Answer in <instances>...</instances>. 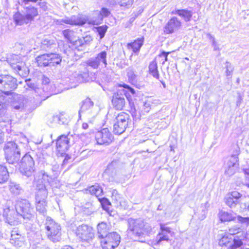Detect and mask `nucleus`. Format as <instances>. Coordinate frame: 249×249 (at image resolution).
<instances>
[{"mask_svg": "<svg viewBox=\"0 0 249 249\" xmlns=\"http://www.w3.org/2000/svg\"><path fill=\"white\" fill-rule=\"evenodd\" d=\"M128 232L141 242H144L146 236H149L152 227L142 218H129L127 220Z\"/></svg>", "mask_w": 249, "mask_h": 249, "instance_id": "nucleus-1", "label": "nucleus"}, {"mask_svg": "<svg viewBox=\"0 0 249 249\" xmlns=\"http://www.w3.org/2000/svg\"><path fill=\"white\" fill-rule=\"evenodd\" d=\"M24 10L23 14L16 12L14 15V20L17 25H22L30 23L38 15L37 8L29 5L22 6Z\"/></svg>", "mask_w": 249, "mask_h": 249, "instance_id": "nucleus-2", "label": "nucleus"}, {"mask_svg": "<svg viewBox=\"0 0 249 249\" xmlns=\"http://www.w3.org/2000/svg\"><path fill=\"white\" fill-rule=\"evenodd\" d=\"M5 158L9 164H18L21 157V150L19 146L15 142H7L3 148Z\"/></svg>", "mask_w": 249, "mask_h": 249, "instance_id": "nucleus-3", "label": "nucleus"}, {"mask_svg": "<svg viewBox=\"0 0 249 249\" xmlns=\"http://www.w3.org/2000/svg\"><path fill=\"white\" fill-rule=\"evenodd\" d=\"M123 87L127 90L123 91L124 94L119 93H114L112 99V103L113 107L116 109L120 110L123 109L125 105L126 102L124 96L126 97L129 104H131L132 99L130 95H129V93L133 95L135 94V90L129 86L124 84Z\"/></svg>", "mask_w": 249, "mask_h": 249, "instance_id": "nucleus-4", "label": "nucleus"}, {"mask_svg": "<svg viewBox=\"0 0 249 249\" xmlns=\"http://www.w3.org/2000/svg\"><path fill=\"white\" fill-rule=\"evenodd\" d=\"M45 225L49 239L53 242L60 241L61 235L60 226L49 216L46 217Z\"/></svg>", "mask_w": 249, "mask_h": 249, "instance_id": "nucleus-5", "label": "nucleus"}, {"mask_svg": "<svg viewBox=\"0 0 249 249\" xmlns=\"http://www.w3.org/2000/svg\"><path fill=\"white\" fill-rule=\"evenodd\" d=\"M16 210L18 213L20 214L24 219L30 220L35 216L34 208L31 203L26 199H21L17 201Z\"/></svg>", "mask_w": 249, "mask_h": 249, "instance_id": "nucleus-6", "label": "nucleus"}, {"mask_svg": "<svg viewBox=\"0 0 249 249\" xmlns=\"http://www.w3.org/2000/svg\"><path fill=\"white\" fill-rule=\"evenodd\" d=\"M18 86L17 80L9 75H0V91L9 95Z\"/></svg>", "mask_w": 249, "mask_h": 249, "instance_id": "nucleus-7", "label": "nucleus"}, {"mask_svg": "<svg viewBox=\"0 0 249 249\" xmlns=\"http://www.w3.org/2000/svg\"><path fill=\"white\" fill-rule=\"evenodd\" d=\"M19 166L21 173L27 177H31L35 171V161L28 154H26L22 158Z\"/></svg>", "mask_w": 249, "mask_h": 249, "instance_id": "nucleus-8", "label": "nucleus"}, {"mask_svg": "<svg viewBox=\"0 0 249 249\" xmlns=\"http://www.w3.org/2000/svg\"><path fill=\"white\" fill-rule=\"evenodd\" d=\"M121 241V236L117 232L108 233L102 238L101 244L103 249H115L117 248Z\"/></svg>", "mask_w": 249, "mask_h": 249, "instance_id": "nucleus-9", "label": "nucleus"}, {"mask_svg": "<svg viewBox=\"0 0 249 249\" xmlns=\"http://www.w3.org/2000/svg\"><path fill=\"white\" fill-rule=\"evenodd\" d=\"M129 116L124 112H121L116 117L113 125V132L120 135L124 133L128 125Z\"/></svg>", "mask_w": 249, "mask_h": 249, "instance_id": "nucleus-10", "label": "nucleus"}, {"mask_svg": "<svg viewBox=\"0 0 249 249\" xmlns=\"http://www.w3.org/2000/svg\"><path fill=\"white\" fill-rule=\"evenodd\" d=\"M73 143V138L72 135H62L58 137L56 140L57 151L60 156H63Z\"/></svg>", "mask_w": 249, "mask_h": 249, "instance_id": "nucleus-11", "label": "nucleus"}, {"mask_svg": "<svg viewBox=\"0 0 249 249\" xmlns=\"http://www.w3.org/2000/svg\"><path fill=\"white\" fill-rule=\"evenodd\" d=\"M75 234L82 241L89 242L94 237L92 228L85 224L79 226L76 229Z\"/></svg>", "mask_w": 249, "mask_h": 249, "instance_id": "nucleus-12", "label": "nucleus"}, {"mask_svg": "<svg viewBox=\"0 0 249 249\" xmlns=\"http://www.w3.org/2000/svg\"><path fill=\"white\" fill-rule=\"evenodd\" d=\"M181 20L176 17H172L163 28L165 34H172L177 32L181 27Z\"/></svg>", "mask_w": 249, "mask_h": 249, "instance_id": "nucleus-13", "label": "nucleus"}, {"mask_svg": "<svg viewBox=\"0 0 249 249\" xmlns=\"http://www.w3.org/2000/svg\"><path fill=\"white\" fill-rule=\"evenodd\" d=\"M93 105V102L89 98H87L82 101L80 104V108L78 112L79 118L81 119L82 114L87 118H89L90 117H94V113H93L92 111Z\"/></svg>", "mask_w": 249, "mask_h": 249, "instance_id": "nucleus-14", "label": "nucleus"}, {"mask_svg": "<svg viewBox=\"0 0 249 249\" xmlns=\"http://www.w3.org/2000/svg\"><path fill=\"white\" fill-rule=\"evenodd\" d=\"M119 165V161L118 160H114L108 165L106 169L105 172L111 178V181L117 182L120 181L121 175L118 170Z\"/></svg>", "mask_w": 249, "mask_h": 249, "instance_id": "nucleus-15", "label": "nucleus"}, {"mask_svg": "<svg viewBox=\"0 0 249 249\" xmlns=\"http://www.w3.org/2000/svg\"><path fill=\"white\" fill-rule=\"evenodd\" d=\"M95 139L98 144L108 145L113 140V136L108 128H105L96 133Z\"/></svg>", "mask_w": 249, "mask_h": 249, "instance_id": "nucleus-16", "label": "nucleus"}, {"mask_svg": "<svg viewBox=\"0 0 249 249\" xmlns=\"http://www.w3.org/2000/svg\"><path fill=\"white\" fill-rule=\"evenodd\" d=\"M87 22V19L82 16H73L71 18L62 19L59 21L60 24L63 23L74 25H83Z\"/></svg>", "mask_w": 249, "mask_h": 249, "instance_id": "nucleus-17", "label": "nucleus"}, {"mask_svg": "<svg viewBox=\"0 0 249 249\" xmlns=\"http://www.w3.org/2000/svg\"><path fill=\"white\" fill-rule=\"evenodd\" d=\"M247 233L244 231H241L236 233L235 235H232L231 245L239 249L243 245V242L246 240Z\"/></svg>", "mask_w": 249, "mask_h": 249, "instance_id": "nucleus-18", "label": "nucleus"}, {"mask_svg": "<svg viewBox=\"0 0 249 249\" xmlns=\"http://www.w3.org/2000/svg\"><path fill=\"white\" fill-rule=\"evenodd\" d=\"M46 198H42V197H39L38 196H36V211L43 216H45L47 213Z\"/></svg>", "mask_w": 249, "mask_h": 249, "instance_id": "nucleus-19", "label": "nucleus"}, {"mask_svg": "<svg viewBox=\"0 0 249 249\" xmlns=\"http://www.w3.org/2000/svg\"><path fill=\"white\" fill-rule=\"evenodd\" d=\"M240 150L239 147L237 146L235 148L233 153L229 158L226 164V167H238V156L240 154Z\"/></svg>", "mask_w": 249, "mask_h": 249, "instance_id": "nucleus-20", "label": "nucleus"}, {"mask_svg": "<svg viewBox=\"0 0 249 249\" xmlns=\"http://www.w3.org/2000/svg\"><path fill=\"white\" fill-rule=\"evenodd\" d=\"M41 47L46 51L53 50L56 47V40L51 37H46L42 40Z\"/></svg>", "mask_w": 249, "mask_h": 249, "instance_id": "nucleus-21", "label": "nucleus"}, {"mask_svg": "<svg viewBox=\"0 0 249 249\" xmlns=\"http://www.w3.org/2000/svg\"><path fill=\"white\" fill-rule=\"evenodd\" d=\"M45 183L42 180H38L36 184V196L42 197V198H47L48 196V192L46 188Z\"/></svg>", "mask_w": 249, "mask_h": 249, "instance_id": "nucleus-22", "label": "nucleus"}, {"mask_svg": "<svg viewBox=\"0 0 249 249\" xmlns=\"http://www.w3.org/2000/svg\"><path fill=\"white\" fill-rule=\"evenodd\" d=\"M172 15H178L181 17L185 22H189L193 16V12L187 9H178L171 12Z\"/></svg>", "mask_w": 249, "mask_h": 249, "instance_id": "nucleus-23", "label": "nucleus"}, {"mask_svg": "<svg viewBox=\"0 0 249 249\" xmlns=\"http://www.w3.org/2000/svg\"><path fill=\"white\" fill-rule=\"evenodd\" d=\"M36 61L39 67H45L47 66H50L49 53H44L38 55L36 58Z\"/></svg>", "mask_w": 249, "mask_h": 249, "instance_id": "nucleus-24", "label": "nucleus"}, {"mask_svg": "<svg viewBox=\"0 0 249 249\" xmlns=\"http://www.w3.org/2000/svg\"><path fill=\"white\" fill-rule=\"evenodd\" d=\"M24 97L22 95H17L14 97L13 107L16 110L21 111L24 109Z\"/></svg>", "mask_w": 249, "mask_h": 249, "instance_id": "nucleus-25", "label": "nucleus"}, {"mask_svg": "<svg viewBox=\"0 0 249 249\" xmlns=\"http://www.w3.org/2000/svg\"><path fill=\"white\" fill-rule=\"evenodd\" d=\"M219 217L222 222H229L235 219L236 214L233 213H230L225 211L219 212Z\"/></svg>", "mask_w": 249, "mask_h": 249, "instance_id": "nucleus-26", "label": "nucleus"}, {"mask_svg": "<svg viewBox=\"0 0 249 249\" xmlns=\"http://www.w3.org/2000/svg\"><path fill=\"white\" fill-rule=\"evenodd\" d=\"M143 38H138L133 42L128 43L127 47L129 49H132L134 53H137L139 51L143 45Z\"/></svg>", "mask_w": 249, "mask_h": 249, "instance_id": "nucleus-27", "label": "nucleus"}, {"mask_svg": "<svg viewBox=\"0 0 249 249\" xmlns=\"http://www.w3.org/2000/svg\"><path fill=\"white\" fill-rule=\"evenodd\" d=\"M87 193H89L92 195L98 196L102 195L103 190L102 187L98 184L89 187L86 189Z\"/></svg>", "mask_w": 249, "mask_h": 249, "instance_id": "nucleus-28", "label": "nucleus"}, {"mask_svg": "<svg viewBox=\"0 0 249 249\" xmlns=\"http://www.w3.org/2000/svg\"><path fill=\"white\" fill-rule=\"evenodd\" d=\"M10 192L15 196L20 194L22 189L19 184L15 182L10 181L8 185Z\"/></svg>", "mask_w": 249, "mask_h": 249, "instance_id": "nucleus-29", "label": "nucleus"}, {"mask_svg": "<svg viewBox=\"0 0 249 249\" xmlns=\"http://www.w3.org/2000/svg\"><path fill=\"white\" fill-rule=\"evenodd\" d=\"M148 68L149 73L154 78L159 80L160 75L156 61L154 60L151 61L149 64Z\"/></svg>", "mask_w": 249, "mask_h": 249, "instance_id": "nucleus-30", "label": "nucleus"}, {"mask_svg": "<svg viewBox=\"0 0 249 249\" xmlns=\"http://www.w3.org/2000/svg\"><path fill=\"white\" fill-rule=\"evenodd\" d=\"M34 90L37 95L40 96L43 100H45L49 97V95H51L48 88H45V87L39 88L36 86Z\"/></svg>", "mask_w": 249, "mask_h": 249, "instance_id": "nucleus-31", "label": "nucleus"}, {"mask_svg": "<svg viewBox=\"0 0 249 249\" xmlns=\"http://www.w3.org/2000/svg\"><path fill=\"white\" fill-rule=\"evenodd\" d=\"M21 235L16 231H12L11 234L10 243L15 246H20L21 243Z\"/></svg>", "mask_w": 249, "mask_h": 249, "instance_id": "nucleus-32", "label": "nucleus"}, {"mask_svg": "<svg viewBox=\"0 0 249 249\" xmlns=\"http://www.w3.org/2000/svg\"><path fill=\"white\" fill-rule=\"evenodd\" d=\"M97 231L99 238H102L107 235L108 228L107 224L105 222H101L97 226Z\"/></svg>", "mask_w": 249, "mask_h": 249, "instance_id": "nucleus-33", "label": "nucleus"}, {"mask_svg": "<svg viewBox=\"0 0 249 249\" xmlns=\"http://www.w3.org/2000/svg\"><path fill=\"white\" fill-rule=\"evenodd\" d=\"M107 52L104 51L98 53L97 55L94 57L95 58L99 65L102 64L104 65V67L106 68L107 64Z\"/></svg>", "mask_w": 249, "mask_h": 249, "instance_id": "nucleus-34", "label": "nucleus"}, {"mask_svg": "<svg viewBox=\"0 0 249 249\" xmlns=\"http://www.w3.org/2000/svg\"><path fill=\"white\" fill-rule=\"evenodd\" d=\"M9 177V172L7 167L0 164V184L6 182Z\"/></svg>", "mask_w": 249, "mask_h": 249, "instance_id": "nucleus-35", "label": "nucleus"}, {"mask_svg": "<svg viewBox=\"0 0 249 249\" xmlns=\"http://www.w3.org/2000/svg\"><path fill=\"white\" fill-rule=\"evenodd\" d=\"M218 244L220 246H229L230 247L231 244H232V235L225 233L219 239Z\"/></svg>", "mask_w": 249, "mask_h": 249, "instance_id": "nucleus-36", "label": "nucleus"}, {"mask_svg": "<svg viewBox=\"0 0 249 249\" xmlns=\"http://www.w3.org/2000/svg\"><path fill=\"white\" fill-rule=\"evenodd\" d=\"M50 55V66H54L55 64H59L61 61V56L57 53H51Z\"/></svg>", "mask_w": 249, "mask_h": 249, "instance_id": "nucleus-37", "label": "nucleus"}, {"mask_svg": "<svg viewBox=\"0 0 249 249\" xmlns=\"http://www.w3.org/2000/svg\"><path fill=\"white\" fill-rule=\"evenodd\" d=\"M226 204L230 208H234L239 203V200L234 199L229 194L227 195L225 198Z\"/></svg>", "mask_w": 249, "mask_h": 249, "instance_id": "nucleus-38", "label": "nucleus"}, {"mask_svg": "<svg viewBox=\"0 0 249 249\" xmlns=\"http://www.w3.org/2000/svg\"><path fill=\"white\" fill-rule=\"evenodd\" d=\"M98 200L100 202L102 208L104 210L108 211L111 205V203L109 200L106 197H103L98 198Z\"/></svg>", "mask_w": 249, "mask_h": 249, "instance_id": "nucleus-39", "label": "nucleus"}, {"mask_svg": "<svg viewBox=\"0 0 249 249\" xmlns=\"http://www.w3.org/2000/svg\"><path fill=\"white\" fill-rule=\"evenodd\" d=\"M172 233L171 229L170 227L166 226L165 224H160V231H159V235H169Z\"/></svg>", "mask_w": 249, "mask_h": 249, "instance_id": "nucleus-40", "label": "nucleus"}, {"mask_svg": "<svg viewBox=\"0 0 249 249\" xmlns=\"http://www.w3.org/2000/svg\"><path fill=\"white\" fill-rule=\"evenodd\" d=\"M87 66L90 67L93 69H97L100 65L97 63L96 60L94 57H91L85 61Z\"/></svg>", "mask_w": 249, "mask_h": 249, "instance_id": "nucleus-41", "label": "nucleus"}, {"mask_svg": "<svg viewBox=\"0 0 249 249\" xmlns=\"http://www.w3.org/2000/svg\"><path fill=\"white\" fill-rule=\"evenodd\" d=\"M108 27L105 25L96 28V31L100 36V39L103 38L107 31Z\"/></svg>", "mask_w": 249, "mask_h": 249, "instance_id": "nucleus-42", "label": "nucleus"}, {"mask_svg": "<svg viewBox=\"0 0 249 249\" xmlns=\"http://www.w3.org/2000/svg\"><path fill=\"white\" fill-rule=\"evenodd\" d=\"M62 33L65 38L67 39L70 42L72 41L73 39L72 37L74 34L73 31L70 29H66L63 31Z\"/></svg>", "mask_w": 249, "mask_h": 249, "instance_id": "nucleus-43", "label": "nucleus"}, {"mask_svg": "<svg viewBox=\"0 0 249 249\" xmlns=\"http://www.w3.org/2000/svg\"><path fill=\"white\" fill-rule=\"evenodd\" d=\"M237 168L236 167H226L225 174L228 177H231L235 173Z\"/></svg>", "mask_w": 249, "mask_h": 249, "instance_id": "nucleus-44", "label": "nucleus"}, {"mask_svg": "<svg viewBox=\"0 0 249 249\" xmlns=\"http://www.w3.org/2000/svg\"><path fill=\"white\" fill-rule=\"evenodd\" d=\"M157 238V244L159 245L161 243V242L163 241H165L168 242L169 240V235H159V232L156 237Z\"/></svg>", "mask_w": 249, "mask_h": 249, "instance_id": "nucleus-45", "label": "nucleus"}, {"mask_svg": "<svg viewBox=\"0 0 249 249\" xmlns=\"http://www.w3.org/2000/svg\"><path fill=\"white\" fill-rule=\"evenodd\" d=\"M133 2V0H120L119 3L122 7L129 8L130 7Z\"/></svg>", "mask_w": 249, "mask_h": 249, "instance_id": "nucleus-46", "label": "nucleus"}, {"mask_svg": "<svg viewBox=\"0 0 249 249\" xmlns=\"http://www.w3.org/2000/svg\"><path fill=\"white\" fill-rule=\"evenodd\" d=\"M40 174L42 175L41 180L45 183H49L52 179V178L44 171H41Z\"/></svg>", "mask_w": 249, "mask_h": 249, "instance_id": "nucleus-47", "label": "nucleus"}, {"mask_svg": "<svg viewBox=\"0 0 249 249\" xmlns=\"http://www.w3.org/2000/svg\"><path fill=\"white\" fill-rule=\"evenodd\" d=\"M243 170L245 175L244 184L249 188V168H244Z\"/></svg>", "mask_w": 249, "mask_h": 249, "instance_id": "nucleus-48", "label": "nucleus"}, {"mask_svg": "<svg viewBox=\"0 0 249 249\" xmlns=\"http://www.w3.org/2000/svg\"><path fill=\"white\" fill-rule=\"evenodd\" d=\"M127 76L128 77L129 81L131 83H135L136 82V78L137 75L134 73V72L132 71H129L127 72Z\"/></svg>", "mask_w": 249, "mask_h": 249, "instance_id": "nucleus-49", "label": "nucleus"}, {"mask_svg": "<svg viewBox=\"0 0 249 249\" xmlns=\"http://www.w3.org/2000/svg\"><path fill=\"white\" fill-rule=\"evenodd\" d=\"M55 120H58V124H66L68 123L67 119L63 115L58 116V118H55Z\"/></svg>", "mask_w": 249, "mask_h": 249, "instance_id": "nucleus-50", "label": "nucleus"}, {"mask_svg": "<svg viewBox=\"0 0 249 249\" xmlns=\"http://www.w3.org/2000/svg\"><path fill=\"white\" fill-rule=\"evenodd\" d=\"M208 37H209V39L211 40L212 46L213 47V50L214 51L218 50H219V47L217 43V42L215 41L214 37L212 36L210 34H208L207 35Z\"/></svg>", "mask_w": 249, "mask_h": 249, "instance_id": "nucleus-51", "label": "nucleus"}, {"mask_svg": "<svg viewBox=\"0 0 249 249\" xmlns=\"http://www.w3.org/2000/svg\"><path fill=\"white\" fill-rule=\"evenodd\" d=\"M241 231H243L240 228L234 227L229 229V233L228 234L231 235H235L236 233H238Z\"/></svg>", "mask_w": 249, "mask_h": 249, "instance_id": "nucleus-52", "label": "nucleus"}, {"mask_svg": "<svg viewBox=\"0 0 249 249\" xmlns=\"http://www.w3.org/2000/svg\"><path fill=\"white\" fill-rule=\"evenodd\" d=\"M226 75L227 76H231L232 75V72L233 71V68L232 67L231 64L228 61L226 62Z\"/></svg>", "mask_w": 249, "mask_h": 249, "instance_id": "nucleus-53", "label": "nucleus"}, {"mask_svg": "<svg viewBox=\"0 0 249 249\" xmlns=\"http://www.w3.org/2000/svg\"><path fill=\"white\" fill-rule=\"evenodd\" d=\"M151 102L147 101L143 103V111L144 113H148L151 109Z\"/></svg>", "mask_w": 249, "mask_h": 249, "instance_id": "nucleus-54", "label": "nucleus"}, {"mask_svg": "<svg viewBox=\"0 0 249 249\" xmlns=\"http://www.w3.org/2000/svg\"><path fill=\"white\" fill-rule=\"evenodd\" d=\"M229 195L236 200H239L242 196V194L236 191L231 192Z\"/></svg>", "mask_w": 249, "mask_h": 249, "instance_id": "nucleus-55", "label": "nucleus"}, {"mask_svg": "<svg viewBox=\"0 0 249 249\" xmlns=\"http://www.w3.org/2000/svg\"><path fill=\"white\" fill-rule=\"evenodd\" d=\"M6 113V107L2 101H0V117L3 116Z\"/></svg>", "mask_w": 249, "mask_h": 249, "instance_id": "nucleus-56", "label": "nucleus"}, {"mask_svg": "<svg viewBox=\"0 0 249 249\" xmlns=\"http://www.w3.org/2000/svg\"><path fill=\"white\" fill-rule=\"evenodd\" d=\"M237 218L238 221L241 223H246L247 224L249 223V217H243L241 216L238 215Z\"/></svg>", "mask_w": 249, "mask_h": 249, "instance_id": "nucleus-57", "label": "nucleus"}, {"mask_svg": "<svg viewBox=\"0 0 249 249\" xmlns=\"http://www.w3.org/2000/svg\"><path fill=\"white\" fill-rule=\"evenodd\" d=\"M42 86L45 87V88H48V85L50 83V79L46 76H43L42 79Z\"/></svg>", "mask_w": 249, "mask_h": 249, "instance_id": "nucleus-58", "label": "nucleus"}, {"mask_svg": "<svg viewBox=\"0 0 249 249\" xmlns=\"http://www.w3.org/2000/svg\"><path fill=\"white\" fill-rule=\"evenodd\" d=\"M38 5L39 6L40 8L42 9L43 11H46L48 10V6L47 2L45 1H40L38 3Z\"/></svg>", "mask_w": 249, "mask_h": 249, "instance_id": "nucleus-59", "label": "nucleus"}, {"mask_svg": "<svg viewBox=\"0 0 249 249\" xmlns=\"http://www.w3.org/2000/svg\"><path fill=\"white\" fill-rule=\"evenodd\" d=\"M100 13H101V15L103 17H108L110 14V11L107 8H103L101 9Z\"/></svg>", "mask_w": 249, "mask_h": 249, "instance_id": "nucleus-60", "label": "nucleus"}, {"mask_svg": "<svg viewBox=\"0 0 249 249\" xmlns=\"http://www.w3.org/2000/svg\"><path fill=\"white\" fill-rule=\"evenodd\" d=\"M26 83L28 87L31 88L33 90H34L37 86L35 83L32 82V81L30 79L26 80Z\"/></svg>", "mask_w": 249, "mask_h": 249, "instance_id": "nucleus-61", "label": "nucleus"}, {"mask_svg": "<svg viewBox=\"0 0 249 249\" xmlns=\"http://www.w3.org/2000/svg\"><path fill=\"white\" fill-rule=\"evenodd\" d=\"M170 53V52H166L165 51H162L161 53L159 55V57H164V61L162 62V64L164 63L165 61H168V55Z\"/></svg>", "mask_w": 249, "mask_h": 249, "instance_id": "nucleus-62", "label": "nucleus"}, {"mask_svg": "<svg viewBox=\"0 0 249 249\" xmlns=\"http://www.w3.org/2000/svg\"><path fill=\"white\" fill-rule=\"evenodd\" d=\"M58 118V116H53L48 122L49 125L53 126V124H58V120H55V118Z\"/></svg>", "mask_w": 249, "mask_h": 249, "instance_id": "nucleus-63", "label": "nucleus"}, {"mask_svg": "<svg viewBox=\"0 0 249 249\" xmlns=\"http://www.w3.org/2000/svg\"><path fill=\"white\" fill-rule=\"evenodd\" d=\"M131 114L133 119L135 120L140 119V114L139 113H137L135 111H134L132 112Z\"/></svg>", "mask_w": 249, "mask_h": 249, "instance_id": "nucleus-64", "label": "nucleus"}]
</instances>
